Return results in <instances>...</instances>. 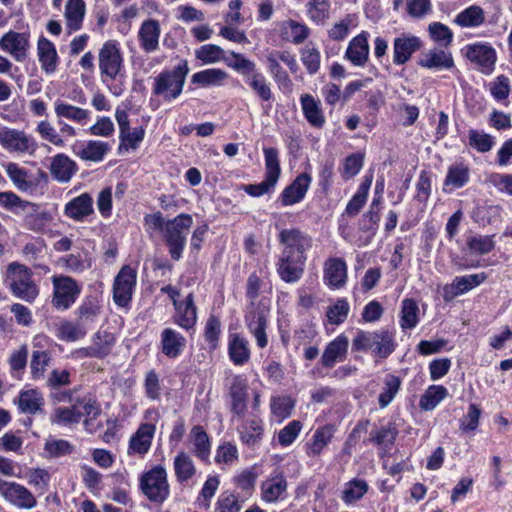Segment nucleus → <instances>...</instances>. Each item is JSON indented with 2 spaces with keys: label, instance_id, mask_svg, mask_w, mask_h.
Segmentation results:
<instances>
[{
  "label": "nucleus",
  "instance_id": "nucleus-64",
  "mask_svg": "<svg viewBox=\"0 0 512 512\" xmlns=\"http://www.w3.org/2000/svg\"><path fill=\"white\" fill-rule=\"evenodd\" d=\"M242 504L232 493H222L218 498L215 512H240Z\"/></svg>",
  "mask_w": 512,
  "mask_h": 512
},
{
  "label": "nucleus",
  "instance_id": "nucleus-41",
  "mask_svg": "<svg viewBox=\"0 0 512 512\" xmlns=\"http://www.w3.org/2000/svg\"><path fill=\"white\" fill-rule=\"evenodd\" d=\"M287 489V481L283 476L267 479L262 484V495L266 502L277 501Z\"/></svg>",
  "mask_w": 512,
  "mask_h": 512
},
{
  "label": "nucleus",
  "instance_id": "nucleus-42",
  "mask_svg": "<svg viewBox=\"0 0 512 512\" xmlns=\"http://www.w3.org/2000/svg\"><path fill=\"white\" fill-rule=\"evenodd\" d=\"M173 465L175 476L180 483L188 481L196 473L193 460L186 452H180L175 457Z\"/></svg>",
  "mask_w": 512,
  "mask_h": 512
},
{
  "label": "nucleus",
  "instance_id": "nucleus-52",
  "mask_svg": "<svg viewBox=\"0 0 512 512\" xmlns=\"http://www.w3.org/2000/svg\"><path fill=\"white\" fill-rule=\"evenodd\" d=\"M195 56L198 60L205 64L217 63L220 61H226L225 51L217 45L206 44L201 46L195 51Z\"/></svg>",
  "mask_w": 512,
  "mask_h": 512
},
{
  "label": "nucleus",
  "instance_id": "nucleus-34",
  "mask_svg": "<svg viewBox=\"0 0 512 512\" xmlns=\"http://www.w3.org/2000/svg\"><path fill=\"white\" fill-rule=\"evenodd\" d=\"M228 353L235 365H243L250 359L249 342L237 333L229 336Z\"/></svg>",
  "mask_w": 512,
  "mask_h": 512
},
{
  "label": "nucleus",
  "instance_id": "nucleus-20",
  "mask_svg": "<svg viewBox=\"0 0 512 512\" xmlns=\"http://www.w3.org/2000/svg\"><path fill=\"white\" fill-rule=\"evenodd\" d=\"M115 344V337L113 334L103 331L98 332L93 343L78 351L82 357L104 358L110 352Z\"/></svg>",
  "mask_w": 512,
  "mask_h": 512
},
{
  "label": "nucleus",
  "instance_id": "nucleus-58",
  "mask_svg": "<svg viewBox=\"0 0 512 512\" xmlns=\"http://www.w3.org/2000/svg\"><path fill=\"white\" fill-rule=\"evenodd\" d=\"M272 414L279 420L289 417L294 408V401L289 396L274 397L271 400Z\"/></svg>",
  "mask_w": 512,
  "mask_h": 512
},
{
  "label": "nucleus",
  "instance_id": "nucleus-36",
  "mask_svg": "<svg viewBox=\"0 0 512 512\" xmlns=\"http://www.w3.org/2000/svg\"><path fill=\"white\" fill-rule=\"evenodd\" d=\"M304 265L305 263L302 261L282 255L278 266V274L287 283L296 282L304 272Z\"/></svg>",
  "mask_w": 512,
  "mask_h": 512
},
{
  "label": "nucleus",
  "instance_id": "nucleus-13",
  "mask_svg": "<svg viewBox=\"0 0 512 512\" xmlns=\"http://www.w3.org/2000/svg\"><path fill=\"white\" fill-rule=\"evenodd\" d=\"M119 48L112 41L106 42L99 51V68L103 75L115 79L122 67Z\"/></svg>",
  "mask_w": 512,
  "mask_h": 512
},
{
  "label": "nucleus",
  "instance_id": "nucleus-29",
  "mask_svg": "<svg viewBox=\"0 0 512 512\" xmlns=\"http://www.w3.org/2000/svg\"><path fill=\"white\" fill-rule=\"evenodd\" d=\"M310 177L307 174L298 176L292 184L284 189L281 195V202L284 206H289L301 201L310 184Z\"/></svg>",
  "mask_w": 512,
  "mask_h": 512
},
{
  "label": "nucleus",
  "instance_id": "nucleus-27",
  "mask_svg": "<svg viewBox=\"0 0 512 512\" xmlns=\"http://www.w3.org/2000/svg\"><path fill=\"white\" fill-rule=\"evenodd\" d=\"M186 346L183 335L172 328H165L161 333V350L169 358L178 357Z\"/></svg>",
  "mask_w": 512,
  "mask_h": 512
},
{
  "label": "nucleus",
  "instance_id": "nucleus-31",
  "mask_svg": "<svg viewBox=\"0 0 512 512\" xmlns=\"http://www.w3.org/2000/svg\"><path fill=\"white\" fill-rule=\"evenodd\" d=\"M64 212L69 218L80 221L93 213V199L88 193H83L68 202Z\"/></svg>",
  "mask_w": 512,
  "mask_h": 512
},
{
  "label": "nucleus",
  "instance_id": "nucleus-55",
  "mask_svg": "<svg viewBox=\"0 0 512 512\" xmlns=\"http://www.w3.org/2000/svg\"><path fill=\"white\" fill-rule=\"evenodd\" d=\"M6 172L10 180L19 190L26 191L32 186V182L28 177V172L18 164L8 163L6 166Z\"/></svg>",
  "mask_w": 512,
  "mask_h": 512
},
{
  "label": "nucleus",
  "instance_id": "nucleus-10",
  "mask_svg": "<svg viewBox=\"0 0 512 512\" xmlns=\"http://www.w3.org/2000/svg\"><path fill=\"white\" fill-rule=\"evenodd\" d=\"M0 495L12 505L21 509H33L36 504L34 495L23 485L0 480Z\"/></svg>",
  "mask_w": 512,
  "mask_h": 512
},
{
  "label": "nucleus",
  "instance_id": "nucleus-49",
  "mask_svg": "<svg viewBox=\"0 0 512 512\" xmlns=\"http://www.w3.org/2000/svg\"><path fill=\"white\" fill-rule=\"evenodd\" d=\"M419 308L415 300L404 299L401 305L400 325L402 329H413L419 321Z\"/></svg>",
  "mask_w": 512,
  "mask_h": 512
},
{
  "label": "nucleus",
  "instance_id": "nucleus-48",
  "mask_svg": "<svg viewBox=\"0 0 512 512\" xmlns=\"http://www.w3.org/2000/svg\"><path fill=\"white\" fill-rule=\"evenodd\" d=\"M241 440L248 446H253L260 441L263 435L262 422L259 419H250L241 428Z\"/></svg>",
  "mask_w": 512,
  "mask_h": 512
},
{
  "label": "nucleus",
  "instance_id": "nucleus-51",
  "mask_svg": "<svg viewBox=\"0 0 512 512\" xmlns=\"http://www.w3.org/2000/svg\"><path fill=\"white\" fill-rule=\"evenodd\" d=\"M448 394L447 389L441 385L430 386L420 399V407L429 411L434 409Z\"/></svg>",
  "mask_w": 512,
  "mask_h": 512
},
{
  "label": "nucleus",
  "instance_id": "nucleus-7",
  "mask_svg": "<svg viewBox=\"0 0 512 512\" xmlns=\"http://www.w3.org/2000/svg\"><path fill=\"white\" fill-rule=\"evenodd\" d=\"M0 145L11 153L33 155L37 149L35 139L23 130L0 128Z\"/></svg>",
  "mask_w": 512,
  "mask_h": 512
},
{
  "label": "nucleus",
  "instance_id": "nucleus-45",
  "mask_svg": "<svg viewBox=\"0 0 512 512\" xmlns=\"http://www.w3.org/2000/svg\"><path fill=\"white\" fill-rule=\"evenodd\" d=\"M281 35L287 41L300 44L308 37V28L294 20H288L281 25Z\"/></svg>",
  "mask_w": 512,
  "mask_h": 512
},
{
  "label": "nucleus",
  "instance_id": "nucleus-33",
  "mask_svg": "<svg viewBox=\"0 0 512 512\" xmlns=\"http://www.w3.org/2000/svg\"><path fill=\"white\" fill-rule=\"evenodd\" d=\"M16 403L22 413L34 415L42 411L45 399L38 390L28 389L20 392Z\"/></svg>",
  "mask_w": 512,
  "mask_h": 512
},
{
  "label": "nucleus",
  "instance_id": "nucleus-44",
  "mask_svg": "<svg viewBox=\"0 0 512 512\" xmlns=\"http://www.w3.org/2000/svg\"><path fill=\"white\" fill-rule=\"evenodd\" d=\"M194 454L200 459L208 458L210 454V442L207 433L201 426H194L190 432Z\"/></svg>",
  "mask_w": 512,
  "mask_h": 512
},
{
  "label": "nucleus",
  "instance_id": "nucleus-60",
  "mask_svg": "<svg viewBox=\"0 0 512 512\" xmlns=\"http://www.w3.org/2000/svg\"><path fill=\"white\" fill-rule=\"evenodd\" d=\"M36 132L43 140L48 141L57 147H63L65 145L64 140L55 127L47 120H42L37 124Z\"/></svg>",
  "mask_w": 512,
  "mask_h": 512
},
{
  "label": "nucleus",
  "instance_id": "nucleus-21",
  "mask_svg": "<svg viewBox=\"0 0 512 512\" xmlns=\"http://www.w3.org/2000/svg\"><path fill=\"white\" fill-rule=\"evenodd\" d=\"M368 56V33L362 32L350 41L346 50V57L355 66H364L368 61Z\"/></svg>",
  "mask_w": 512,
  "mask_h": 512
},
{
  "label": "nucleus",
  "instance_id": "nucleus-12",
  "mask_svg": "<svg viewBox=\"0 0 512 512\" xmlns=\"http://www.w3.org/2000/svg\"><path fill=\"white\" fill-rule=\"evenodd\" d=\"M135 284V271L124 266L117 274L113 286V299L118 306L124 307L130 302Z\"/></svg>",
  "mask_w": 512,
  "mask_h": 512
},
{
  "label": "nucleus",
  "instance_id": "nucleus-22",
  "mask_svg": "<svg viewBox=\"0 0 512 512\" xmlns=\"http://www.w3.org/2000/svg\"><path fill=\"white\" fill-rule=\"evenodd\" d=\"M174 307L176 310L174 316L175 322L186 330L192 328L197 319L193 295L189 293L183 301L178 300L174 303Z\"/></svg>",
  "mask_w": 512,
  "mask_h": 512
},
{
  "label": "nucleus",
  "instance_id": "nucleus-28",
  "mask_svg": "<svg viewBox=\"0 0 512 512\" xmlns=\"http://www.w3.org/2000/svg\"><path fill=\"white\" fill-rule=\"evenodd\" d=\"M37 54L43 71L46 74L54 73L58 63V55L54 44L47 38L41 37L37 43Z\"/></svg>",
  "mask_w": 512,
  "mask_h": 512
},
{
  "label": "nucleus",
  "instance_id": "nucleus-32",
  "mask_svg": "<svg viewBox=\"0 0 512 512\" xmlns=\"http://www.w3.org/2000/svg\"><path fill=\"white\" fill-rule=\"evenodd\" d=\"M335 431L336 428L332 424H327L317 428L312 436L311 441L307 443L308 456H319L333 438Z\"/></svg>",
  "mask_w": 512,
  "mask_h": 512
},
{
  "label": "nucleus",
  "instance_id": "nucleus-18",
  "mask_svg": "<svg viewBox=\"0 0 512 512\" xmlns=\"http://www.w3.org/2000/svg\"><path fill=\"white\" fill-rule=\"evenodd\" d=\"M248 385L244 378L235 376L232 380L229 396L231 398V411L236 416H244L247 411Z\"/></svg>",
  "mask_w": 512,
  "mask_h": 512
},
{
  "label": "nucleus",
  "instance_id": "nucleus-26",
  "mask_svg": "<svg viewBox=\"0 0 512 512\" xmlns=\"http://www.w3.org/2000/svg\"><path fill=\"white\" fill-rule=\"evenodd\" d=\"M301 108L307 122L315 128H322L326 122L321 103L310 94H303L300 98Z\"/></svg>",
  "mask_w": 512,
  "mask_h": 512
},
{
  "label": "nucleus",
  "instance_id": "nucleus-40",
  "mask_svg": "<svg viewBox=\"0 0 512 512\" xmlns=\"http://www.w3.org/2000/svg\"><path fill=\"white\" fill-rule=\"evenodd\" d=\"M55 115L58 118H65L68 120L75 121L77 123H83L88 119L89 112L86 109L68 104L61 100H57L54 103Z\"/></svg>",
  "mask_w": 512,
  "mask_h": 512
},
{
  "label": "nucleus",
  "instance_id": "nucleus-39",
  "mask_svg": "<svg viewBox=\"0 0 512 512\" xmlns=\"http://www.w3.org/2000/svg\"><path fill=\"white\" fill-rule=\"evenodd\" d=\"M494 235L473 234L466 239V247L471 255H486L495 248Z\"/></svg>",
  "mask_w": 512,
  "mask_h": 512
},
{
  "label": "nucleus",
  "instance_id": "nucleus-62",
  "mask_svg": "<svg viewBox=\"0 0 512 512\" xmlns=\"http://www.w3.org/2000/svg\"><path fill=\"white\" fill-rule=\"evenodd\" d=\"M301 59L310 74L318 71L320 67V53L311 43L302 49Z\"/></svg>",
  "mask_w": 512,
  "mask_h": 512
},
{
  "label": "nucleus",
  "instance_id": "nucleus-3",
  "mask_svg": "<svg viewBox=\"0 0 512 512\" xmlns=\"http://www.w3.org/2000/svg\"><path fill=\"white\" fill-rule=\"evenodd\" d=\"M188 73L187 62L174 67L172 70L161 72L156 78L153 93L164 100L176 99L182 92Z\"/></svg>",
  "mask_w": 512,
  "mask_h": 512
},
{
  "label": "nucleus",
  "instance_id": "nucleus-47",
  "mask_svg": "<svg viewBox=\"0 0 512 512\" xmlns=\"http://www.w3.org/2000/svg\"><path fill=\"white\" fill-rule=\"evenodd\" d=\"M246 81L253 92L262 101L268 102L272 99V90L269 83L267 82L266 77L263 74L255 71L247 77Z\"/></svg>",
  "mask_w": 512,
  "mask_h": 512
},
{
  "label": "nucleus",
  "instance_id": "nucleus-9",
  "mask_svg": "<svg viewBox=\"0 0 512 512\" xmlns=\"http://www.w3.org/2000/svg\"><path fill=\"white\" fill-rule=\"evenodd\" d=\"M284 246L282 255L306 262V251L312 246V239L298 229H284L279 234Z\"/></svg>",
  "mask_w": 512,
  "mask_h": 512
},
{
  "label": "nucleus",
  "instance_id": "nucleus-4",
  "mask_svg": "<svg viewBox=\"0 0 512 512\" xmlns=\"http://www.w3.org/2000/svg\"><path fill=\"white\" fill-rule=\"evenodd\" d=\"M193 224L192 216L182 213L166 222L163 237L169 247V252L174 260L181 258L186 244V236Z\"/></svg>",
  "mask_w": 512,
  "mask_h": 512
},
{
  "label": "nucleus",
  "instance_id": "nucleus-30",
  "mask_svg": "<svg viewBox=\"0 0 512 512\" xmlns=\"http://www.w3.org/2000/svg\"><path fill=\"white\" fill-rule=\"evenodd\" d=\"M348 339L340 335L331 341L325 348L321 357V363L324 367L331 368L337 361H342L347 353Z\"/></svg>",
  "mask_w": 512,
  "mask_h": 512
},
{
  "label": "nucleus",
  "instance_id": "nucleus-6",
  "mask_svg": "<svg viewBox=\"0 0 512 512\" xmlns=\"http://www.w3.org/2000/svg\"><path fill=\"white\" fill-rule=\"evenodd\" d=\"M140 487L150 501L157 503L165 501L169 495V483L165 468L158 465L144 473L140 479Z\"/></svg>",
  "mask_w": 512,
  "mask_h": 512
},
{
  "label": "nucleus",
  "instance_id": "nucleus-59",
  "mask_svg": "<svg viewBox=\"0 0 512 512\" xmlns=\"http://www.w3.org/2000/svg\"><path fill=\"white\" fill-rule=\"evenodd\" d=\"M350 310V306L345 299H338L335 304L328 307L326 316L331 324L339 325L343 323Z\"/></svg>",
  "mask_w": 512,
  "mask_h": 512
},
{
  "label": "nucleus",
  "instance_id": "nucleus-19",
  "mask_svg": "<svg viewBox=\"0 0 512 512\" xmlns=\"http://www.w3.org/2000/svg\"><path fill=\"white\" fill-rule=\"evenodd\" d=\"M325 283L333 288H342L347 280V266L340 258H330L324 265Z\"/></svg>",
  "mask_w": 512,
  "mask_h": 512
},
{
  "label": "nucleus",
  "instance_id": "nucleus-2",
  "mask_svg": "<svg viewBox=\"0 0 512 512\" xmlns=\"http://www.w3.org/2000/svg\"><path fill=\"white\" fill-rule=\"evenodd\" d=\"M6 278L14 296L26 302H33L38 296V288L32 280L31 270L18 262L7 266Z\"/></svg>",
  "mask_w": 512,
  "mask_h": 512
},
{
  "label": "nucleus",
  "instance_id": "nucleus-17",
  "mask_svg": "<svg viewBox=\"0 0 512 512\" xmlns=\"http://www.w3.org/2000/svg\"><path fill=\"white\" fill-rule=\"evenodd\" d=\"M28 45V38L24 33L9 31L0 39V48L12 55L17 61L26 57Z\"/></svg>",
  "mask_w": 512,
  "mask_h": 512
},
{
  "label": "nucleus",
  "instance_id": "nucleus-57",
  "mask_svg": "<svg viewBox=\"0 0 512 512\" xmlns=\"http://www.w3.org/2000/svg\"><path fill=\"white\" fill-rule=\"evenodd\" d=\"M469 180V169L463 164L451 166L445 178L444 184L454 188L464 186Z\"/></svg>",
  "mask_w": 512,
  "mask_h": 512
},
{
  "label": "nucleus",
  "instance_id": "nucleus-16",
  "mask_svg": "<svg viewBox=\"0 0 512 512\" xmlns=\"http://www.w3.org/2000/svg\"><path fill=\"white\" fill-rule=\"evenodd\" d=\"M46 341V338L42 336H37L33 340V347L38 348L33 351L30 361L31 376L34 380L44 377L51 361V353L47 350H41L44 347L42 342Z\"/></svg>",
  "mask_w": 512,
  "mask_h": 512
},
{
  "label": "nucleus",
  "instance_id": "nucleus-35",
  "mask_svg": "<svg viewBox=\"0 0 512 512\" xmlns=\"http://www.w3.org/2000/svg\"><path fill=\"white\" fill-rule=\"evenodd\" d=\"M109 149L110 146L107 142L89 140L78 151H75V155L83 161L100 162Z\"/></svg>",
  "mask_w": 512,
  "mask_h": 512
},
{
  "label": "nucleus",
  "instance_id": "nucleus-5",
  "mask_svg": "<svg viewBox=\"0 0 512 512\" xmlns=\"http://www.w3.org/2000/svg\"><path fill=\"white\" fill-rule=\"evenodd\" d=\"M53 295L51 303L56 310L69 309L81 293V285L67 275H54L52 277Z\"/></svg>",
  "mask_w": 512,
  "mask_h": 512
},
{
  "label": "nucleus",
  "instance_id": "nucleus-38",
  "mask_svg": "<svg viewBox=\"0 0 512 512\" xmlns=\"http://www.w3.org/2000/svg\"><path fill=\"white\" fill-rule=\"evenodd\" d=\"M404 6L407 14L412 18H423L432 10L430 0H393V8L400 11Z\"/></svg>",
  "mask_w": 512,
  "mask_h": 512
},
{
  "label": "nucleus",
  "instance_id": "nucleus-50",
  "mask_svg": "<svg viewBox=\"0 0 512 512\" xmlns=\"http://www.w3.org/2000/svg\"><path fill=\"white\" fill-rule=\"evenodd\" d=\"M82 411L79 405L72 404L71 407H58L54 410L51 421L57 424H72L78 423L81 419Z\"/></svg>",
  "mask_w": 512,
  "mask_h": 512
},
{
  "label": "nucleus",
  "instance_id": "nucleus-11",
  "mask_svg": "<svg viewBox=\"0 0 512 512\" xmlns=\"http://www.w3.org/2000/svg\"><path fill=\"white\" fill-rule=\"evenodd\" d=\"M465 56L470 62L477 65L482 73L489 75L493 72L497 55L492 46L482 43L467 45Z\"/></svg>",
  "mask_w": 512,
  "mask_h": 512
},
{
  "label": "nucleus",
  "instance_id": "nucleus-43",
  "mask_svg": "<svg viewBox=\"0 0 512 512\" xmlns=\"http://www.w3.org/2000/svg\"><path fill=\"white\" fill-rule=\"evenodd\" d=\"M420 65L426 68L449 69L453 67L454 61L451 54L435 49L424 54Z\"/></svg>",
  "mask_w": 512,
  "mask_h": 512
},
{
  "label": "nucleus",
  "instance_id": "nucleus-46",
  "mask_svg": "<svg viewBox=\"0 0 512 512\" xmlns=\"http://www.w3.org/2000/svg\"><path fill=\"white\" fill-rule=\"evenodd\" d=\"M484 20L483 9L479 6H470L456 16L455 23L461 27H475L481 25Z\"/></svg>",
  "mask_w": 512,
  "mask_h": 512
},
{
  "label": "nucleus",
  "instance_id": "nucleus-1",
  "mask_svg": "<svg viewBox=\"0 0 512 512\" xmlns=\"http://www.w3.org/2000/svg\"><path fill=\"white\" fill-rule=\"evenodd\" d=\"M259 289V277L255 274L250 275L247 282V296L252 303L258 297ZM268 311L267 306L262 302L256 307L252 304V308L247 312L245 319L249 331L254 335L257 345L260 348H264L268 344L266 335Z\"/></svg>",
  "mask_w": 512,
  "mask_h": 512
},
{
  "label": "nucleus",
  "instance_id": "nucleus-61",
  "mask_svg": "<svg viewBox=\"0 0 512 512\" xmlns=\"http://www.w3.org/2000/svg\"><path fill=\"white\" fill-rule=\"evenodd\" d=\"M399 388H400L399 378H397L393 375H388L385 379L384 390L379 395V405L381 408H385L390 404V402L396 396Z\"/></svg>",
  "mask_w": 512,
  "mask_h": 512
},
{
  "label": "nucleus",
  "instance_id": "nucleus-24",
  "mask_svg": "<svg viewBox=\"0 0 512 512\" xmlns=\"http://www.w3.org/2000/svg\"><path fill=\"white\" fill-rule=\"evenodd\" d=\"M160 32L161 29L158 21L149 19L142 23L138 32V38L145 52L151 53L158 49Z\"/></svg>",
  "mask_w": 512,
  "mask_h": 512
},
{
  "label": "nucleus",
  "instance_id": "nucleus-25",
  "mask_svg": "<svg viewBox=\"0 0 512 512\" xmlns=\"http://www.w3.org/2000/svg\"><path fill=\"white\" fill-rule=\"evenodd\" d=\"M50 173L58 182H69L77 171L76 163L65 154H57L51 160Z\"/></svg>",
  "mask_w": 512,
  "mask_h": 512
},
{
  "label": "nucleus",
  "instance_id": "nucleus-15",
  "mask_svg": "<svg viewBox=\"0 0 512 512\" xmlns=\"http://www.w3.org/2000/svg\"><path fill=\"white\" fill-rule=\"evenodd\" d=\"M155 431L153 423H142L129 440L128 454L145 455L151 447Z\"/></svg>",
  "mask_w": 512,
  "mask_h": 512
},
{
  "label": "nucleus",
  "instance_id": "nucleus-63",
  "mask_svg": "<svg viewBox=\"0 0 512 512\" xmlns=\"http://www.w3.org/2000/svg\"><path fill=\"white\" fill-rule=\"evenodd\" d=\"M428 31L431 38L440 45L448 46L452 41L453 34L451 30L440 22L431 23Z\"/></svg>",
  "mask_w": 512,
  "mask_h": 512
},
{
  "label": "nucleus",
  "instance_id": "nucleus-37",
  "mask_svg": "<svg viewBox=\"0 0 512 512\" xmlns=\"http://www.w3.org/2000/svg\"><path fill=\"white\" fill-rule=\"evenodd\" d=\"M228 77L229 75L226 71L217 68H210L194 73L191 77V81L192 83L198 84L202 87L222 86Z\"/></svg>",
  "mask_w": 512,
  "mask_h": 512
},
{
  "label": "nucleus",
  "instance_id": "nucleus-14",
  "mask_svg": "<svg viewBox=\"0 0 512 512\" xmlns=\"http://www.w3.org/2000/svg\"><path fill=\"white\" fill-rule=\"evenodd\" d=\"M422 46L421 40L411 34H401L393 42V62L396 65L407 63L411 56Z\"/></svg>",
  "mask_w": 512,
  "mask_h": 512
},
{
  "label": "nucleus",
  "instance_id": "nucleus-56",
  "mask_svg": "<svg viewBox=\"0 0 512 512\" xmlns=\"http://www.w3.org/2000/svg\"><path fill=\"white\" fill-rule=\"evenodd\" d=\"M486 278L487 276L485 273L457 277L452 283V287L455 289V295L463 294L471 290L472 288L483 283Z\"/></svg>",
  "mask_w": 512,
  "mask_h": 512
},
{
  "label": "nucleus",
  "instance_id": "nucleus-54",
  "mask_svg": "<svg viewBox=\"0 0 512 512\" xmlns=\"http://www.w3.org/2000/svg\"><path fill=\"white\" fill-rule=\"evenodd\" d=\"M368 490V484L364 480L354 479L345 484L342 499L345 503H353L362 498Z\"/></svg>",
  "mask_w": 512,
  "mask_h": 512
},
{
  "label": "nucleus",
  "instance_id": "nucleus-53",
  "mask_svg": "<svg viewBox=\"0 0 512 512\" xmlns=\"http://www.w3.org/2000/svg\"><path fill=\"white\" fill-rule=\"evenodd\" d=\"M61 267L72 273H82L91 267V262L80 253L68 254L58 260Z\"/></svg>",
  "mask_w": 512,
  "mask_h": 512
},
{
  "label": "nucleus",
  "instance_id": "nucleus-8",
  "mask_svg": "<svg viewBox=\"0 0 512 512\" xmlns=\"http://www.w3.org/2000/svg\"><path fill=\"white\" fill-rule=\"evenodd\" d=\"M265 180L259 184H249L244 186V191L253 197H259L267 193L277 183L280 176V164L278 151L275 148H265Z\"/></svg>",
  "mask_w": 512,
  "mask_h": 512
},
{
  "label": "nucleus",
  "instance_id": "nucleus-23",
  "mask_svg": "<svg viewBox=\"0 0 512 512\" xmlns=\"http://www.w3.org/2000/svg\"><path fill=\"white\" fill-rule=\"evenodd\" d=\"M86 13L84 0H67L65 4L64 18L68 33L81 29Z\"/></svg>",
  "mask_w": 512,
  "mask_h": 512
}]
</instances>
